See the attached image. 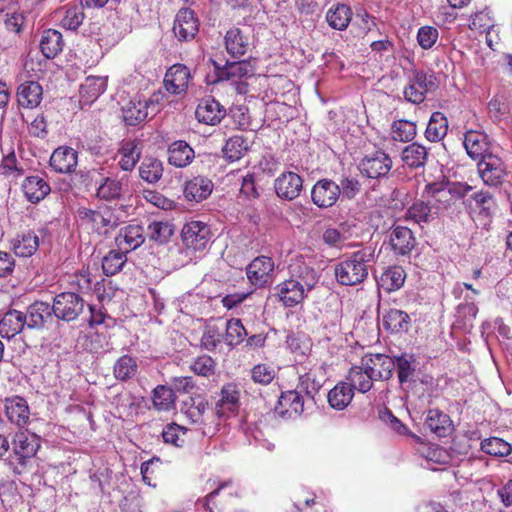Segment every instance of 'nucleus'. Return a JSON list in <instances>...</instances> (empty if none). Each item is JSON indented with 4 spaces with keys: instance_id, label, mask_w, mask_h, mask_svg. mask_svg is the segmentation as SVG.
Segmentation results:
<instances>
[{
    "instance_id": "obj_1",
    "label": "nucleus",
    "mask_w": 512,
    "mask_h": 512,
    "mask_svg": "<svg viewBox=\"0 0 512 512\" xmlns=\"http://www.w3.org/2000/svg\"><path fill=\"white\" fill-rule=\"evenodd\" d=\"M373 259L374 254L369 249L353 252L335 266L334 273L337 281L347 286L362 283L368 276V269Z\"/></svg>"
},
{
    "instance_id": "obj_2",
    "label": "nucleus",
    "mask_w": 512,
    "mask_h": 512,
    "mask_svg": "<svg viewBox=\"0 0 512 512\" xmlns=\"http://www.w3.org/2000/svg\"><path fill=\"white\" fill-rule=\"evenodd\" d=\"M12 444L16 461L13 471L14 473L21 474L41 447L40 437L27 430L19 431L15 434Z\"/></svg>"
},
{
    "instance_id": "obj_3",
    "label": "nucleus",
    "mask_w": 512,
    "mask_h": 512,
    "mask_svg": "<svg viewBox=\"0 0 512 512\" xmlns=\"http://www.w3.org/2000/svg\"><path fill=\"white\" fill-rule=\"evenodd\" d=\"M78 215L82 223L99 235H107L119 225V218L107 206L98 209L81 208Z\"/></svg>"
},
{
    "instance_id": "obj_4",
    "label": "nucleus",
    "mask_w": 512,
    "mask_h": 512,
    "mask_svg": "<svg viewBox=\"0 0 512 512\" xmlns=\"http://www.w3.org/2000/svg\"><path fill=\"white\" fill-rule=\"evenodd\" d=\"M437 87L438 83L434 74L414 70L404 87L403 95L407 102L421 104L424 102L426 94L435 91Z\"/></svg>"
},
{
    "instance_id": "obj_5",
    "label": "nucleus",
    "mask_w": 512,
    "mask_h": 512,
    "mask_svg": "<svg viewBox=\"0 0 512 512\" xmlns=\"http://www.w3.org/2000/svg\"><path fill=\"white\" fill-rule=\"evenodd\" d=\"M87 306L85 300L77 293L62 292L53 299V312L58 320L71 322L84 312Z\"/></svg>"
},
{
    "instance_id": "obj_6",
    "label": "nucleus",
    "mask_w": 512,
    "mask_h": 512,
    "mask_svg": "<svg viewBox=\"0 0 512 512\" xmlns=\"http://www.w3.org/2000/svg\"><path fill=\"white\" fill-rule=\"evenodd\" d=\"M211 61L218 82H237L242 78H248L255 74V67L251 60L226 61L223 65L215 60Z\"/></svg>"
},
{
    "instance_id": "obj_7",
    "label": "nucleus",
    "mask_w": 512,
    "mask_h": 512,
    "mask_svg": "<svg viewBox=\"0 0 512 512\" xmlns=\"http://www.w3.org/2000/svg\"><path fill=\"white\" fill-rule=\"evenodd\" d=\"M391 168L392 159L381 150L366 155L359 164L361 173L371 179L386 177Z\"/></svg>"
},
{
    "instance_id": "obj_8",
    "label": "nucleus",
    "mask_w": 512,
    "mask_h": 512,
    "mask_svg": "<svg viewBox=\"0 0 512 512\" xmlns=\"http://www.w3.org/2000/svg\"><path fill=\"white\" fill-rule=\"evenodd\" d=\"M209 226L201 221H191L181 231L183 244L194 251L204 250L210 240Z\"/></svg>"
},
{
    "instance_id": "obj_9",
    "label": "nucleus",
    "mask_w": 512,
    "mask_h": 512,
    "mask_svg": "<svg viewBox=\"0 0 512 512\" xmlns=\"http://www.w3.org/2000/svg\"><path fill=\"white\" fill-rule=\"evenodd\" d=\"M339 197L340 186L331 179H320L311 189V200L321 209L332 207Z\"/></svg>"
},
{
    "instance_id": "obj_10",
    "label": "nucleus",
    "mask_w": 512,
    "mask_h": 512,
    "mask_svg": "<svg viewBox=\"0 0 512 512\" xmlns=\"http://www.w3.org/2000/svg\"><path fill=\"white\" fill-rule=\"evenodd\" d=\"M274 190L280 199L292 201L303 190V178L293 171H285L274 180Z\"/></svg>"
},
{
    "instance_id": "obj_11",
    "label": "nucleus",
    "mask_w": 512,
    "mask_h": 512,
    "mask_svg": "<svg viewBox=\"0 0 512 512\" xmlns=\"http://www.w3.org/2000/svg\"><path fill=\"white\" fill-rule=\"evenodd\" d=\"M478 171L484 184L497 187L503 182L506 168L503 161L496 155L489 154L478 162Z\"/></svg>"
},
{
    "instance_id": "obj_12",
    "label": "nucleus",
    "mask_w": 512,
    "mask_h": 512,
    "mask_svg": "<svg viewBox=\"0 0 512 512\" xmlns=\"http://www.w3.org/2000/svg\"><path fill=\"white\" fill-rule=\"evenodd\" d=\"M361 364L376 380H389L395 370L394 358L380 353L364 355Z\"/></svg>"
},
{
    "instance_id": "obj_13",
    "label": "nucleus",
    "mask_w": 512,
    "mask_h": 512,
    "mask_svg": "<svg viewBox=\"0 0 512 512\" xmlns=\"http://www.w3.org/2000/svg\"><path fill=\"white\" fill-rule=\"evenodd\" d=\"M304 411V398L296 390L282 392L274 408L275 414L282 419H294Z\"/></svg>"
},
{
    "instance_id": "obj_14",
    "label": "nucleus",
    "mask_w": 512,
    "mask_h": 512,
    "mask_svg": "<svg viewBox=\"0 0 512 512\" xmlns=\"http://www.w3.org/2000/svg\"><path fill=\"white\" fill-rule=\"evenodd\" d=\"M24 314L26 327L29 329H42L55 318L52 305L42 301H36L28 306Z\"/></svg>"
},
{
    "instance_id": "obj_15",
    "label": "nucleus",
    "mask_w": 512,
    "mask_h": 512,
    "mask_svg": "<svg viewBox=\"0 0 512 512\" xmlns=\"http://www.w3.org/2000/svg\"><path fill=\"white\" fill-rule=\"evenodd\" d=\"M225 115L224 107L211 97L202 99L195 111V117L199 122L212 126L220 123Z\"/></svg>"
},
{
    "instance_id": "obj_16",
    "label": "nucleus",
    "mask_w": 512,
    "mask_h": 512,
    "mask_svg": "<svg viewBox=\"0 0 512 512\" xmlns=\"http://www.w3.org/2000/svg\"><path fill=\"white\" fill-rule=\"evenodd\" d=\"M274 271V262L266 256L255 258L246 268V274L250 282L258 287L268 283Z\"/></svg>"
},
{
    "instance_id": "obj_17",
    "label": "nucleus",
    "mask_w": 512,
    "mask_h": 512,
    "mask_svg": "<svg viewBox=\"0 0 512 512\" xmlns=\"http://www.w3.org/2000/svg\"><path fill=\"white\" fill-rule=\"evenodd\" d=\"M289 273V278L294 282H299L307 293L316 287L320 278L318 272L302 260L293 262L289 267Z\"/></svg>"
},
{
    "instance_id": "obj_18",
    "label": "nucleus",
    "mask_w": 512,
    "mask_h": 512,
    "mask_svg": "<svg viewBox=\"0 0 512 512\" xmlns=\"http://www.w3.org/2000/svg\"><path fill=\"white\" fill-rule=\"evenodd\" d=\"M144 241V228L141 225L125 226L115 238L118 249L126 254L140 247Z\"/></svg>"
},
{
    "instance_id": "obj_19",
    "label": "nucleus",
    "mask_w": 512,
    "mask_h": 512,
    "mask_svg": "<svg viewBox=\"0 0 512 512\" xmlns=\"http://www.w3.org/2000/svg\"><path fill=\"white\" fill-rule=\"evenodd\" d=\"M276 295L286 307H294L301 303L308 295L299 282L291 278L283 281L275 287Z\"/></svg>"
},
{
    "instance_id": "obj_20",
    "label": "nucleus",
    "mask_w": 512,
    "mask_h": 512,
    "mask_svg": "<svg viewBox=\"0 0 512 512\" xmlns=\"http://www.w3.org/2000/svg\"><path fill=\"white\" fill-rule=\"evenodd\" d=\"M149 109L155 111L153 101L132 99L122 107L123 120L127 125H138L148 117Z\"/></svg>"
},
{
    "instance_id": "obj_21",
    "label": "nucleus",
    "mask_w": 512,
    "mask_h": 512,
    "mask_svg": "<svg viewBox=\"0 0 512 512\" xmlns=\"http://www.w3.org/2000/svg\"><path fill=\"white\" fill-rule=\"evenodd\" d=\"M189 80V69L185 65L175 64L167 70L164 78V84L168 92L181 94L188 88Z\"/></svg>"
},
{
    "instance_id": "obj_22",
    "label": "nucleus",
    "mask_w": 512,
    "mask_h": 512,
    "mask_svg": "<svg viewBox=\"0 0 512 512\" xmlns=\"http://www.w3.org/2000/svg\"><path fill=\"white\" fill-rule=\"evenodd\" d=\"M173 31L179 40H191L198 31V22L194 11L190 9L180 10L174 21Z\"/></svg>"
},
{
    "instance_id": "obj_23",
    "label": "nucleus",
    "mask_w": 512,
    "mask_h": 512,
    "mask_svg": "<svg viewBox=\"0 0 512 512\" xmlns=\"http://www.w3.org/2000/svg\"><path fill=\"white\" fill-rule=\"evenodd\" d=\"M107 76H88L80 85V103L90 105L96 101L107 88Z\"/></svg>"
},
{
    "instance_id": "obj_24",
    "label": "nucleus",
    "mask_w": 512,
    "mask_h": 512,
    "mask_svg": "<svg viewBox=\"0 0 512 512\" xmlns=\"http://www.w3.org/2000/svg\"><path fill=\"white\" fill-rule=\"evenodd\" d=\"M77 162V152L67 146H61L55 149L50 157V166L58 173H70L74 171Z\"/></svg>"
},
{
    "instance_id": "obj_25",
    "label": "nucleus",
    "mask_w": 512,
    "mask_h": 512,
    "mask_svg": "<svg viewBox=\"0 0 512 512\" xmlns=\"http://www.w3.org/2000/svg\"><path fill=\"white\" fill-rule=\"evenodd\" d=\"M464 147L467 154L474 160H481L489 155V141L485 133L469 130L464 136Z\"/></svg>"
},
{
    "instance_id": "obj_26",
    "label": "nucleus",
    "mask_w": 512,
    "mask_h": 512,
    "mask_svg": "<svg viewBox=\"0 0 512 512\" xmlns=\"http://www.w3.org/2000/svg\"><path fill=\"white\" fill-rule=\"evenodd\" d=\"M390 245L398 255H407L416 245L413 232L408 227L395 226L390 234Z\"/></svg>"
},
{
    "instance_id": "obj_27",
    "label": "nucleus",
    "mask_w": 512,
    "mask_h": 512,
    "mask_svg": "<svg viewBox=\"0 0 512 512\" xmlns=\"http://www.w3.org/2000/svg\"><path fill=\"white\" fill-rule=\"evenodd\" d=\"M167 153L169 164L177 168H184L190 165L195 158L194 149L183 140L171 143Z\"/></svg>"
},
{
    "instance_id": "obj_28",
    "label": "nucleus",
    "mask_w": 512,
    "mask_h": 512,
    "mask_svg": "<svg viewBox=\"0 0 512 512\" xmlns=\"http://www.w3.org/2000/svg\"><path fill=\"white\" fill-rule=\"evenodd\" d=\"M17 102L23 108H36L42 101L43 90L36 81H26L17 89Z\"/></svg>"
},
{
    "instance_id": "obj_29",
    "label": "nucleus",
    "mask_w": 512,
    "mask_h": 512,
    "mask_svg": "<svg viewBox=\"0 0 512 512\" xmlns=\"http://www.w3.org/2000/svg\"><path fill=\"white\" fill-rule=\"evenodd\" d=\"M472 199L475 203L473 211L481 225L486 226L495 211L496 201L488 191H479L473 194Z\"/></svg>"
},
{
    "instance_id": "obj_30",
    "label": "nucleus",
    "mask_w": 512,
    "mask_h": 512,
    "mask_svg": "<svg viewBox=\"0 0 512 512\" xmlns=\"http://www.w3.org/2000/svg\"><path fill=\"white\" fill-rule=\"evenodd\" d=\"M15 0H0V20L8 31L18 34L24 24V16L17 12Z\"/></svg>"
},
{
    "instance_id": "obj_31",
    "label": "nucleus",
    "mask_w": 512,
    "mask_h": 512,
    "mask_svg": "<svg viewBox=\"0 0 512 512\" xmlns=\"http://www.w3.org/2000/svg\"><path fill=\"white\" fill-rule=\"evenodd\" d=\"M5 414L9 421L17 426H23L29 419V407L27 401L19 396L5 399Z\"/></svg>"
},
{
    "instance_id": "obj_32",
    "label": "nucleus",
    "mask_w": 512,
    "mask_h": 512,
    "mask_svg": "<svg viewBox=\"0 0 512 512\" xmlns=\"http://www.w3.org/2000/svg\"><path fill=\"white\" fill-rule=\"evenodd\" d=\"M425 424L438 437H447L454 430L449 415L439 409H430L428 411Z\"/></svg>"
},
{
    "instance_id": "obj_33",
    "label": "nucleus",
    "mask_w": 512,
    "mask_h": 512,
    "mask_svg": "<svg viewBox=\"0 0 512 512\" xmlns=\"http://www.w3.org/2000/svg\"><path fill=\"white\" fill-rule=\"evenodd\" d=\"M22 190L31 203L43 200L51 191L49 184L40 176H28L22 183Z\"/></svg>"
},
{
    "instance_id": "obj_34",
    "label": "nucleus",
    "mask_w": 512,
    "mask_h": 512,
    "mask_svg": "<svg viewBox=\"0 0 512 512\" xmlns=\"http://www.w3.org/2000/svg\"><path fill=\"white\" fill-rule=\"evenodd\" d=\"M26 327L24 312L9 310L0 320V335L8 339L19 334Z\"/></svg>"
},
{
    "instance_id": "obj_35",
    "label": "nucleus",
    "mask_w": 512,
    "mask_h": 512,
    "mask_svg": "<svg viewBox=\"0 0 512 512\" xmlns=\"http://www.w3.org/2000/svg\"><path fill=\"white\" fill-rule=\"evenodd\" d=\"M225 46L227 52L234 58L245 55L249 48V39L239 28H232L226 32Z\"/></svg>"
},
{
    "instance_id": "obj_36",
    "label": "nucleus",
    "mask_w": 512,
    "mask_h": 512,
    "mask_svg": "<svg viewBox=\"0 0 512 512\" xmlns=\"http://www.w3.org/2000/svg\"><path fill=\"white\" fill-rule=\"evenodd\" d=\"M352 15L353 13L349 6L337 3L327 10L326 21L332 29L343 31L348 27Z\"/></svg>"
},
{
    "instance_id": "obj_37",
    "label": "nucleus",
    "mask_w": 512,
    "mask_h": 512,
    "mask_svg": "<svg viewBox=\"0 0 512 512\" xmlns=\"http://www.w3.org/2000/svg\"><path fill=\"white\" fill-rule=\"evenodd\" d=\"M346 379L353 390L356 389L361 393L368 392L373 386V381H376L375 377L362 364L351 367Z\"/></svg>"
},
{
    "instance_id": "obj_38",
    "label": "nucleus",
    "mask_w": 512,
    "mask_h": 512,
    "mask_svg": "<svg viewBox=\"0 0 512 512\" xmlns=\"http://www.w3.org/2000/svg\"><path fill=\"white\" fill-rule=\"evenodd\" d=\"M212 189L211 180L204 177H195L186 183L184 194L188 200L200 202L211 194Z\"/></svg>"
},
{
    "instance_id": "obj_39",
    "label": "nucleus",
    "mask_w": 512,
    "mask_h": 512,
    "mask_svg": "<svg viewBox=\"0 0 512 512\" xmlns=\"http://www.w3.org/2000/svg\"><path fill=\"white\" fill-rule=\"evenodd\" d=\"M436 214L437 211H433L430 203L417 200L406 210L404 220L420 225L431 222Z\"/></svg>"
},
{
    "instance_id": "obj_40",
    "label": "nucleus",
    "mask_w": 512,
    "mask_h": 512,
    "mask_svg": "<svg viewBox=\"0 0 512 512\" xmlns=\"http://www.w3.org/2000/svg\"><path fill=\"white\" fill-rule=\"evenodd\" d=\"M250 145L251 142L242 135H234L225 143L223 148L224 157L230 162L238 161L249 151Z\"/></svg>"
},
{
    "instance_id": "obj_41",
    "label": "nucleus",
    "mask_w": 512,
    "mask_h": 512,
    "mask_svg": "<svg viewBox=\"0 0 512 512\" xmlns=\"http://www.w3.org/2000/svg\"><path fill=\"white\" fill-rule=\"evenodd\" d=\"M427 159L428 149L417 142L407 145L402 151L403 162L413 169L424 167Z\"/></svg>"
},
{
    "instance_id": "obj_42",
    "label": "nucleus",
    "mask_w": 512,
    "mask_h": 512,
    "mask_svg": "<svg viewBox=\"0 0 512 512\" xmlns=\"http://www.w3.org/2000/svg\"><path fill=\"white\" fill-rule=\"evenodd\" d=\"M383 326L392 333L407 332L410 327V316L398 309H390L383 316Z\"/></svg>"
},
{
    "instance_id": "obj_43",
    "label": "nucleus",
    "mask_w": 512,
    "mask_h": 512,
    "mask_svg": "<svg viewBox=\"0 0 512 512\" xmlns=\"http://www.w3.org/2000/svg\"><path fill=\"white\" fill-rule=\"evenodd\" d=\"M118 164L123 171H132L140 159L141 149L135 141H125L118 150Z\"/></svg>"
},
{
    "instance_id": "obj_44",
    "label": "nucleus",
    "mask_w": 512,
    "mask_h": 512,
    "mask_svg": "<svg viewBox=\"0 0 512 512\" xmlns=\"http://www.w3.org/2000/svg\"><path fill=\"white\" fill-rule=\"evenodd\" d=\"M354 396L353 389L347 382H339L328 393V402L333 409L343 410L352 401Z\"/></svg>"
},
{
    "instance_id": "obj_45",
    "label": "nucleus",
    "mask_w": 512,
    "mask_h": 512,
    "mask_svg": "<svg viewBox=\"0 0 512 512\" xmlns=\"http://www.w3.org/2000/svg\"><path fill=\"white\" fill-rule=\"evenodd\" d=\"M448 131V120L445 115L439 111L432 113L427 128L425 137L430 142H438L442 140Z\"/></svg>"
},
{
    "instance_id": "obj_46",
    "label": "nucleus",
    "mask_w": 512,
    "mask_h": 512,
    "mask_svg": "<svg viewBox=\"0 0 512 512\" xmlns=\"http://www.w3.org/2000/svg\"><path fill=\"white\" fill-rule=\"evenodd\" d=\"M40 48L46 58H54L63 48L62 34L53 29L45 31L41 37Z\"/></svg>"
},
{
    "instance_id": "obj_47",
    "label": "nucleus",
    "mask_w": 512,
    "mask_h": 512,
    "mask_svg": "<svg viewBox=\"0 0 512 512\" xmlns=\"http://www.w3.org/2000/svg\"><path fill=\"white\" fill-rule=\"evenodd\" d=\"M123 194V185L122 179L118 180L113 177H104L99 182V186L97 188L96 196L99 199L111 201L117 200L122 197Z\"/></svg>"
},
{
    "instance_id": "obj_48",
    "label": "nucleus",
    "mask_w": 512,
    "mask_h": 512,
    "mask_svg": "<svg viewBox=\"0 0 512 512\" xmlns=\"http://www.w3.org/2000/svg\"><path fill=\"white\" fill-rule=\"evenodd\" d=\"M137 372V361L130 355L121 356L113 366V375L118 381L127 382L134 378Z\"/></svg>"
},
{
    "instance_id": "obj_49",
    "label": "nucleus",
    "mask_w": 512,
    "mask_h": 512,
    "mask_svg": "<svg viewBox=\"0 0 512 512\" xmlns=\"http://www.w3.org/2000/svg\"><path fill=\"white\" fill-rule=\"evenodd\" d=\"M39 246L38 236L34 232H27L12 241V249L16 256L30 257Z\"/></svg>"
},
{
    "instance_id": "obj_50",
    "label": "nucleus",
    "mask_w": 512,
    "mask_h": 512,
    "mask_svg": "<svg viewBox=\"0 0 512 512\" xmlns=\"http://www.w3.org/2000/svg\"><path fill=\"white\" fill-rule=\"evenodd\" d=\"M393 358L395 361V369H397L399 382L404 384L411 381L416 372V360L414 356L411 354L403 353Z\"/></svg>"
},
{
    "instance_id": "obj_51",
    "label": "nucleus",
    "mask_w": 512,
    "mask_h": 512,
    "mask_svg": "<svg viewBox=\"0 0 512 512\" xmlns=\"http://www.w3.org/2000/svg\"><path fill=\"white\" fill-rule=\"evenodd\" d=\"M163 174V163L156 158H145L139 166L140 177L148 183L158 182Z\"/></svg>"
},
{
    "instance_id": "obj_52",
    "label": "nucleus",
    "mask_w": 512,
    "mask_h": 512,
    "mask_svg": "<svg viewBox=\"0 0 512 512\" xmlns=\"http://www.w3.org/2000/svg\"><path fill=\"white\" fill-rule=\"evenodd\" d=\"M405 271L400 266L389 267L380 278L382 287L388 291H396L400 289L405 281Z\"/></svg>"
},
{
    "instance_id": "obj_53",
    "label": "nucleus",
    "mask_w": 512,
    "mask_h": 512,
    "mask_svg": "<svg viewBox=\"0 0 512 512\" xmlns=\"http://www.w3.org/2000/svg\"><path fill=\"white\" fill-rule=\"evenodd\" d=\"M480 448L484 453L495 457H505L512 452L511 444L498 437H490L482 440Z\"/></svg>"
},
{
    "instance_id": "obj_54",
    "label": "nucleus",
    "mask_w": 512,
    "mask_h": 512,
    "mask_svg": "<svg viewBox=\"0 0 512 512\" xmlns=\"http://www.w3.org/2000/svg\"><path fill=\"white\" fill-rule=\"evenodd\" d=\"M126 253L124 251L112 250L102 260V270L106 276H113L120 272L126 263Z\"/></svg>"
},
{
    "instance_id": "obj_55",
    "label": "nucleus",
    "mask_w": 512,
    "mask_h": 512,
    "mask_svg": "<svg viewBox=\"0 0 512 512\" xmlns=\"http://www.w3.org/2000/svg\"><path fill=\"white\" fill-rule=\"evenodd\" d=\"M239 402V392L233 385H226L221 390V398L216 407L220 408L217 413L224 414L225 410L233 412L236 410Z\"/></svg>"
},
{
    "instance_id": "obj_56",
    "label": "nucleus",
    "mask_w": 512,
    "mask_h": 512,
    "mask_svg": "<svg viewBox=\"0 0 512 512\" xmlns=\"http://www.w3.org/2000/svg\"><path fill=\"white\" fill-rule=\"evenodd\" d=\"M225 331L224 340L229 346L240 344L247 335L241 320L236 318H232L226 322Z\"/></svg>"
},
{
    "instance_id": "obj_57",
    "label": "nucleus",
    "mask_w": 512,
    "mask_h": 512,
    "mask_svg": "<svg viewBox=\"0 0 512 512\" xmlns=\"http://www.w3.org/2000/svg\"><path fill=\"white\" fill-rule=\"evenodd\" d=\"M415 123L407 120L394 121L391 127L392 138L400 142H409L416 136Z\"/></svg>"
},
{
    "instance_id": "obj_58",
    "label": "nucleus",
    "mask_w": 512,
    "mask_h": 512,
    "mask_svg": "<svg viewBox=\"0 0 512 512\" xmlns=\"http://www.w3.org/2000/svg\"><path fill=\"white\" fill-rule=\"evenodd\" d=\"M425 190L438 203L437 210L447 208L454 202L445 184L431 183L426 185Z\"/></svg>"
},
{
    "instance_id": "obj_59",
    "label": "nucleus",
    "mask_w": 512,
    "mask_h": 512,
    "mask_svg": "<svg viewBox=\"0 0 512 512\" xmlns=\"http://www.w3.org/2000/svg\"><path fill=\"white\" fill-rule=\"evenodd\" d=\"M172 234V226L167 222L153 221L147 227L148 238L158 244L166 243Z\"/></svg>"
},
{
    "instance_id": "obj_60",
    "label": "nucleus",
    "mask_w": 512,
    "mask_h": 512,
    "mask_svg": "<svg viewBox=\"0 0 512 512\" xmlns=\"http://www.w3.org/2000/svg\"><path fill=\"white\" fill-rule=\"evenodd\" d=\"M175 401L174 391L172 388L159 385L153 392V404L157 410L168 411L173 407Z\"/></svg>"
},
{
    "instance_id": "obj_61",
    "label": "nucleus",
    "mask_w": 512,
    "mask_h": 512,
    "mask_svg": "<svg viewBox=\"0 0 512 512\" xmlns=\"http://www.w3.org/2000/svg\"><path fill=\"white\" fill-rule=\"evenodd\" d=\"M186 432V428L175 423H171L163 429L162 437L165 443L173 444L177 447H182L185 443Z\"/></svg>"
},
{
    "instance_id": "obj_62",
    "label": "nucleus",
    "mask_w": 512,
    "mask_h": 512,
    "mask_svg": "<svg viewBox=\"0 0 512 512\" xmlns=\"http://www.w3.org/2000/svg\"><path fill=\"white\" fill-rule=\"evenodd\" d=\"M322 385V381L317 379L316 372L313 370L299 377V387L301 390L305 391L306 395L311 399H314Z\"/></svg>"
},
{
    "instance_id": "obj_63",
    "label": "nucleus",
    "mask_w": 512,
    "mask_h": 512,
    "mask_svg": "<svg viewBox=\"0 0 512 512\" xmlns=\"http://www.w3.org/2000/svg\"><path fill=\"white\" fill-rule=\"evenodd\" d=\"M276 376L275 369L268 364L255 365L251 370V378L255 383L261 385L270 384Z\"/></svg>"
},
{
    "instance_id": "obj_64",
    "label": "nucleus",
    "mask_w": 512,
    "mask_h": 512,
    "mask_svg": "<svg viewBox=\"0 0 512 512\" xmlns=\"http://www.w3.org/2000/svg\"><path fill=\"white\" fill-rule=\"evenodd\" d=\"M340 195L347 199H354L361 190V184L354 176H343L340 179Z\"/></svg>"
}]
</instances>
